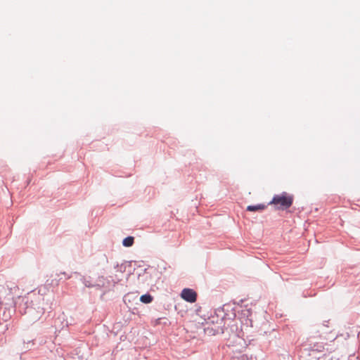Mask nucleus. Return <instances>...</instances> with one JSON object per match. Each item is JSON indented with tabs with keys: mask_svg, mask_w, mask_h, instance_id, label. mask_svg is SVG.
Listing matches in <instances>:
<instances>
[{
	"mask_svg": "<svg viewBox=\"0 0 360 360\" xmlns=\"http://www.w3.org/2000/svg\"><path fill=\"white\" fill-rule=\"evenodd\" d=\"M266 207H267V205H266L264 204L248 205L247 207V211L256 212V211L264 210V209L266 208Z\"/></svg>",
	"mask_w": 360,
	"mask_h": 360,
	"instance_id": "nucleus-6",
	"label": "nucleus"
},
{
	"mask_svg": "<svg viewBox=\"0 0 360 360\" xmlns=\"http://www.w3.org/2000/svg\"><path fill=\"white\" fill-rule=\"evenodd\" d=\"M182 299L185 301L193 303L197 300V293L193 289L184 288L181 293Z\"/></svg>",
	"mask_w": 360,
	"mask_h": 360,
	"instance_id": "nucleus-4",
	"label": "nucleus"
},
{
	"mask_svg": "<svg viewBox=\"0 0 360 360\" xmlns=\"http://www.w3.org/2000/svg\"><path fill=\"white\" fill-rule=\"evenodd\" d=\"M61 275H64L65 276V279H70L71 278V276H68L65 272H60L59 274H57L59 280L62 279V277H60Z\"/></svg>",
	"mask_w": 360,
	"mask_h": 360,
	"instance_id": "nucleus-12",
	"label": "nucleus"
},
{
	"mask_svg": "<svg viewBox=\"0 0 360 360\" xmlns=\"http://www.w3.org/2000/svg\"><path fill=\"white\" fill-rule=\"evenodd\" d=\"M306 360H317L316 355H314V354H310L309 357Z\"/></svg>",
	"mask_w": 360,
	"mask_h": 360,
	"instance_id": "nucleus-13",
	"label": "nucleus"
},
{
	"mask_svg": "<svg viewBox=\"0 0 360 360\" xmlns=\"http://www.w3.org/2000/svg\"><path fill=\"white\" fill-rule=\"evenodd\" d=\"M101 259L105 261V262H108V259H107V257L105 255H101Z\"/></svg>",
	"mask_w": 360,
	"mask_h": 360,
	"instance_id": "nucleus-14",
	"label": "nucleus"
},
{
	"mask_svg": "<svg viewBox=\"0 0 360 360\" xmlns=\"http://www.w3.org/2000/svg\"><path fill=\"white\" fill-rule=\"evenodd\" d=\"M23 341H24L25 344L27 345V349H31V347H30V344H32V346L34 345V340H27V342L25 341V340H24Z\"/></svg>",
	"mask_w": 360,
	"mask_h": 360,
	"instance_id": "nucleus-11",
	"label": "nucleus"
},
{
	"mask_svg": "<svg viewBox=\"0 0 360 360\" xmlns=\"http://www.w3.org/2000/svg\"><path fill=\"white\" fill-rule=\"evenodd\" d=\"M134 238L133 236H127L122 240V245L124 247L129 248L133 245Z\"/></svg>",
	"mask_w": 360,
	"mask_h": 360,
	"instance_id": "nucleus-8",
	"label": "nucleus"
},
{
	"mask_svg": "<svg viewBox=\"0 0 360 360\" xmlns=\"http://www.w3.org/2000/svg\"><path fill=\"white\" fill-rule=\"evenodd\" d=\"M321 347H322V346H321V345L317 346V347L316 349H314L313 351H314V350L320 351Z\"/></svg>",
	"mask_w": 360,
	"mask_h": 360,
	"instance_id": "nucleus-15",
	"label": "nucleus"
},
{
	"mask_svg": "<svg viewBox=\"0 0 360 360\" xmlns=\"http://www.w3.org/2000/svg\"><path fill=\"white\" fill-rule=\"evenodd\" d=\"M225 330H226V328H224L223 319L219 320L218 318L216 323H214V321H212V324L209 322L207 323V326L204 328L205 334L208 335L223 334L225 333Z\"/></svg>",
	"mask_w": 360,
	"mask_h": 360,
	"instance_id": "nucleus-3",
	"label": "nucleus"
},
{
	"mask_svg": "<svg viewBox=\"0 0 360 360\" xmlns=\"http://www.w3.org/2000/svg\"><path fill=\"white\" fill-rule=\"evenodd\" d=\"M119 266L118 264H116V266H115V268H117Z\"/></svg>",
	"mask_w": 360,
	"mask_h": 360,
	"instance_id": "nucleus-17",
	"label": "nucleus"
},
{
	"mask_svg": "<svg viewBox=\"0 0 360 360\" xmlns=\"http://www.w3.org/2000/svg\"><path fill=\"white\" fill-rule=\"evenodd\" d=\"M292 203L293 196L283 192L280 195H275L269 204L274 205L276 210H285L290 207Z\"/></svg>",
	"mask_w": 360,
	"mask_h": 360,
	"instance_id": "nucleus-2",
	"label": "nucleus"
},
{
	"mask_svg": "<svg viewBox=\"0 0 360 360\" xmlns=\"http://www.w3.org/2000/svg\"><path fill=\"white\" fill-rule=\"evenodd\" d=\"M15 310L25 315V319L32 323L39 320L44 313V308L41 307L39 303L30 302L27 298H22L19 303H16Z\"/></svg>",
	"mask_w": 360,
	"mask_h": 360,
	"instance_id": "nucleus-1",
	"label": "nucleus"
},
{
	"mask_svg": "<svg viewBox=\"0 0 360 360\" xmlns=\"http://www.w3.org/2000/svg\"><path fill=\"white\" fill-rule=\"evenodd\" d=\"M112 286V283L108 277H104L103 276H98L94 283V288L97 289L108 288Z\"/></svg>",
	"mask_w": 360,
	"mask_h": 360,
	"instance_id": "nucleus-5",
	"label": "nucleus"
},
{
	"mask_svg": "<svg viewBox=\"0 0 360 360\" xmlns=\"http://www.w3.org/2000/svg\"><path fill=\"white\" fill-rule=\"evenodd\" d=\"M80 280L82 282V283L85 285V287L94 288V283L91 281V276H82Z\"/></svg>",
	"mask_w": 360,
	"mask_h": 360,
	"instance_id": "nucleus-7",
	"label": "nucleus"
},
{
	"mask_svg": "<svg viewBox=\"0 0 360 360\" xmlns=\"http://www.w3.org/2000/svg\"><path fill=\"white\" fill-rule=\"evenodd\" d=\"M124 270H125V267H124V269H122V265H121L120 271H124Z\"/></svg>",
	"mask_w": 360,
	"mask_h": 360,
	"instance_id": "nucleus-16",
	"label": "nucleus"
},
{
	"mask_svg": "<svg viewBox=\"0 0 360 360\" xmlns=\"http://www.w3.org/2000/svg\"><path fill=\"white\" fill-rule=\"evenodd\" d=\"M317 360H333V356L330 354H324L321 356H316Z\"/></svg>",
	"mask_w": 360,
	"mask_h": 360,
	"instance_id": "nucleus-10",
	"label": "nucleus"
},
{
	"mask_svg": "<svg viewBox=\"0 0 360 360\" xmlns=\"http://www.w3.org/2000/svg\"><path fill=\"white\" fill-rule=\"evenodd\" d=\"M140 301L145 304H149L153 301V297L150 294L146 293L141 296Z\"/></svg>",
	"mask_w": 360,
	"mask_h": 360,
	"instance_id": "nucleus-9",
	"label": "nucleus"
}]
</instances>
